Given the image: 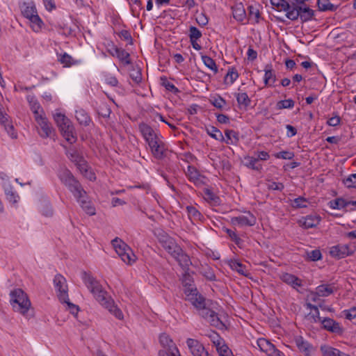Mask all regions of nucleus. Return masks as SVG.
Wrapping results in <instances>:
<instances>
[{
    "label": "nucleus",
    "mask_w": 356,
    "mask_h": 356,
    "mask_svg": "<svg viewBox=\"0 0 356 356\" xmlns=\"http://www.w3.org/2000/svg\"><path fill=\"white\" fill-rule=\"evenodd\" d=\"M75 117L81 125L88 126L91 122V119L86 111L82 108L76 110Z\"/></svg>",
    "instance_id": "b1692460"
},
{
    "label": "nucleus",
    "mask_w": 356,
    "mask_h": 356,
    "mask_svg": "<svg viewBox=\"0 0 356 356\" xmlns=\"http://www.w3.org/2000/svg\"><path fill=\"white\" fill-rule=\"evenodd\" d=\"M0 124L4 127L8 134L12 138H17V134L15 131L14 126L10 116L5 112L3 108H0Z\"/></svg>",
    "instance_id": "9b49d317"
},
{
    "label": "nucleus",
    "mask_w": 356,
    "mask_h": 356,
    "mask_svg": "<svg viewBox=\"0 0 356 356\" xmlns=\"http://www.w3.org/2000/svg\"><path fill=\"white\" fill-rule=\"evenodd\" d=\"M187 346L193 356H208V352L205 350L204 346L197 340L194 339H188Z\"/></svg>",
    "instance_id": "f8f14e48"
},
{
    "label": "nucleus",
    "mask_w": 356,
    "mask_h": 356,
    "mask_svg": "<svg viewBox=\"0 0 356 356\" xmlns=\"http://www.w3.org/2000/svg\"><path fill=\"white\" fill-rule=\"evenodd\" d=\"M232 9L233 17L238 22H243L245 19L246 13L242 3L236 4L235 6H232Z\"/></svg>",
    "instance_id": "5701e85b"
},
{
    "label": "nucleus",
    "mask_w": 356,
    "mask_h": 356,
    "mask_svg": "<svg viewBox=\"0 0 356 356\" xmlns=\"http://www.w3.org/2000/svg\"><path fill=\"white\" fill-rule=\"evenodd\" d=\"M117 53L115 57H117L120 61L123 62L125 65H129L131 63L130 60V54L124 49L120 48L117 50Z\"/></svg>",
    "instance_id": "e433bc0d"
},
{
    "label": "nucleus",
    "mask_w": 356,
    "mask_h": 356,
    "mask_svg": "<svg viewBox=\"0 0 356 356\" xmlns=\"http://www.w3.org/2000/svg\"><path fill=\"white\" fill-rule=\"evenodd\" d=\"M237 102L240 105L247 107L250 104V99L245 92L238 93L236 96Z\"/></svg>",
    "instance_id": "49530a36"
},
{
    "label": "nucleus",
    "mask_w": 356,
    "mask_h": 356,
    "mask_svg": "<svg viewBox=\"0 0 356 356\" xmlns=\"http://www.w3.org/2000/svg\"><path fill=\"white\" fill-rule=\"evenodd\" d=\"M54 284L57 290V296L59 300L65 301L67 296H68L65 278L60 274H58L54 277Z\"/></svg>",
    "instance_id": "1a4fd4ad"
},
{
    "label": "nucleus",
    "mask_w": 356,
    "mask_h": 356,
    "mask_svg": "<svg viewBox=\"0 0 356 356\" xmlns=\"http://www.w3.org/2000/svg\"><path fill=\"white\" fill-rule=\"evenodd\" d=\"M104 306L108 310L113 314L117 318L122 320L123 319V314L122 311L115 305L113 300L109 298L108 300L105 302V304L102 305Z\"/></svg>",
    "instance_id": "4be33fe9"
},
{
    "label": "nucleus",
    "mask_w": 356,
    "mask_h": 356,
    "mask_svg": "<svg viewBox=\"0 0 356 356\" xmlns=\"http://www.w3.org/2000/svg\"><path fill=\"white\" fill-rule=\"evenodd\" d=\"M138 128L150 147L153 156L156 159H163L165 156V147L161 137L147 124L140 123Z\"/></svg>",
    "instance_id": "f257e3e1"
},
{
    "label": "nucleus",
    "mask_w": 356,
    "mask_h": 356,
    "mask_svg": "<svg viewBox=\"0 0 356 356\" xmlns=\"http://www.w3.org/2000/svg\"><path fill=\"white\" fill-rule=\"evenodd\" d=\"M186 299L197 309L202 308L205 303V298L197 291V289L188 288L185 291Z\"/></svg>",
    "instance_id": "6e6552de"
},
{
    "label": "nucleus",
    "mask_w": 356,
    "mask_h": 356,
    "mask_svg": "<svg viewBox=\"0 0 356 356\" xmlns=\"http://www.w3.org/2000/svg\"><path fill=\"white\" fill-rule=\"evenodd\" d=\"M186 174L191 181L195 182L199 179L200 174L194 166L188 165Z\"/></svg>",
    "instance_id": "37998d69"
},
{
    "label": "nucleus",
    "mask_w": 356,
    "mask_h": 356,
    "mask_svg": "<svg viewBox=\"0 0 356 356\" xmlns=\"http://www.w3.org/2000/svg\"><path fill=\"white\" fill-rule=\"evenodd\" d=\"M199 312L200 316H201L202 318L208 320L209 317L211 316L212 314H213V310L210 309L209 308H207L206 307V305L203 306L202 308H200L197 309Z\"/></svg>",
    "instance_id": "13d9d810"
},
{
    "label": "nucleus",
    "mask_w": 356,
    "mask_h": 356,
    "mask_svg": "<svg viewBox=\"0 0 356 356\" xmlns=\"http://www.w3.org/2000/svg\"><path fill=\"white\" fill-rule=\"evenodd\" d=\"M280 278L282 282L290 285L298 291V287H301L302 286V280L293 274L284 273L281 275Z\"/></svg>",
    "instance_id": "f3484780"
},
{
    "label": "nucleus",
    "mask_w": 356,
    "mask_h": 356,
    "mask_svg": "<svg viewBox=\"0 0 356 356\" xmlns=\"http://www.w3.org/2000/svg\"><path fill=\"white\" fill-rule=\"evenodd\" d=\"M225 134L226 139L224 141L227 144L236 143L239 140L238 134L234 130L227 129L225 131Z\"/></svg>",
    "instance_id": "f704fd0d"
},
{
    "label": "nucleus",
    "mask_w": 356,
    "mask_h": 356,
    "mask_svg": "<svg viewBox=\"0 0 356 356\" xmlns=\"http://www.w3.org/2000/svg\"><path fill=\"white\" fill-rule=\"evenodd\" d=\"M202 60L204 64L210 70H211L214 74H217L218 72V67L216 64L215 60L208 56H202Z\"/></svg>",
    "instance_id": "58836bf2"
},
{
    "label": "nucleus",
    "mask_w": 356,
    "mask_h": 356,
    "mask_svg": "<svg viewBox=\"0 0 356 356\" xmlns=\"http://www.w3.org/2000/svg\"><path fill=\"white\" fill-rule=\"evenodd\" d=\"M267 187L269 190L279 191H282L284 188V184L282 183L275 181H269L267 184Z\"/></svg>",
    "instance_id": "e2e57ef3"
},
{
    "label": "nucleus",
    "mask_w": 356,
    "mask_h": 356,
    "mask_svg": "<svg viewBox=\"0 0 356 356\" xmlns=\"http://www.w3.org/2000/svg\"><path fill=\"white\" fill-rule=\"evenodd\" d=\"M83 193H79L75 196L78 202H79L83 210L90 216H94L96 213V209L90 201L86 192L83 190Z\"/></svg>",
    "instance_id": "9d476101"
},
{
    "label": "nucleus",
    "mask_w": 356,
    "mask_h": 356,
    "mask_svg": "<svg viewBox=\"0 0 356 356\" xmlns=\"http://www.w3.org/2000/svg\"><path fill=\"white\" fill-rule=\"evenodd\" d=\"M76 165L84 176L88 177L90 180L95 179V175L89 171L88 163L85 159L80 161V163H77Z\"/></svg>",
    "instance_id": "7c9ffc66"
},
{
    "label": "nucleus",
    "mask_w": 356,
    "mask_h": 356,
    "mask_svg": "<svg viewBox=\"0 0 356 356\" xmlns=\"http://www.w3.org/2000/svg\"><path fill=\"white\" fill-rule=\"evenodd\" d=\"M172 257L184 269L188 268L191 264L189 257L184 252L181 248H180V252H175Z\"/></svg>",
    "instance_id": "aec40b11"
},
{
    "label": "nucleus",
    "mask_w": 356,
    "mask_h": 356,
    "mask_svg": "<svg viewBox=\"0 0 356 356\" xmlns=\"http://www.w3.org/2000/svg\"><path fill=\"white\" fill-rule=\"evenodd\" d=\"M323 356H348L347 354L341 352L339 350L327 346L321 347Z\"/></svg>",
    "instance_id": "bb28decb"
},
{
    "label": "nucleus",
    "mask_w": 356,
    "mask_h": 356,
    "mask_svg": "<svg viewBox=\"0 0 356 356\" xmlns=\"http://www.w3.org/2000/svg\"><path fill=\"white\" fill-rule=\"evenodd\" d=\"M286 16L291 21H296L299 17L302 22H306L313 19L314 16V10L309 7H299L298 10H289L286 13Z\"/></svg>",
    "instance_id": "39448f33"
},
{
    "label": "nucleus",
    "mask_w": 356,
    "mask_h": 356,
    "mask_svg": "<svg viewBox=\"0 0 356 356\" xmlns=\"http://www.w3.org/2000/svg\"><path fill=\"white\" fill-rule=\"evenodd\" d=\"M64 185L73 193L74 197L79 193H82L81 191L84 190L79 181L74 176L69 181H66Z\"/></svg>",
    "instance_id": "6ab92c4d"
},
{
    "label": "nucleus",
    "mask_w": 356,
    "mask_h": 356,
    "mask_svg": "<svg viewBox=\"0 0 356 356\" xmlns=\"http://www.w3.org/2000/svg\"><path fill=\"white\" fill-rule=\"evenodd\" d=\"M10 296L13 310L26 316L31 305L27 294L21 289H16L10 292Z\"/></svg>",
    "instance_id": "7ed1b4c3"
},
{
    "label": "nucleus",
    "mask_w": 356,
    "mask_h": 356,
    "mask_svg": "<svg viewBox=\"0 0 356 356\" xmlns=\"http://www.w3.org/2000/svg\"><path fill=\"white\" fill-rule=\"evenodd\" d=\"M216 348L220 356H233L232 350L224 343V341Z\"/></svg>",
    "instance_id": "a18cd8bd"
},
{
    "label": "nucleus",
    "mask_w": 356,
    "mask_h": 356,
    "mask_svg": "<svg viewBox=\"0 0 356 356\" xmlns=\"http://www.w3.org/2000/svg\"><path fill=\"white\" fill-rule=\"evenodd\" d=\"M22 14L29 19L32 29L35 32H38L41 29L42 21L38 15L36 9L33 6H26L22 10Z\"/></svg>",
    "instance_id": "423d86ee"
},
{
    "label": "nucleus",
    "mask_w": 356,
    "mask_h": 356,
    "mask_svg": "<svg viewBox=\"0 0 356 356\" xmlns=\"http://www.w3.org/2000/svg\"><path fill=\"white\" fill-rule=\"evenodd\" d=\"M307 200L302 197H298L293 200V207L296 208H305L307 207Z\"/></svg>",
    "instance_id": "052dcab7"
},
{
    "label": "nucleus",
    "mask_w": 356,
    "mask_h": 356,
    "mask_svg": "<svg viewBox=\"0 0 356 356\" xmlns=\"http://www.w3.org/2000/svg\"><path fill=\"white\" fill-rule=\"evenodd\" d=\"M186 211L188 217L191 220H201L202 216L201 213L193 206H187Z\"/></svg>",
    "instance_id": "4c0bfd02"
},
{
    "label": "nucleus",
    "mask_w": 356,
    "mask_h": 356,
    "mask_svg": "<svg viewBox=\"0 0 356 356\" xmlns=\"http://www.w3.org/2000/svg\"><path fill=\"white\" fill-rule=\"evenodd\" d=\"M202 37L201 31L195 26H191L189 29L190 40H198Z\"/></svg>",
    "instance_id": "6e6d98bb"
},
{
    "label": "nucleus",
    "mask_w": 356,
    "mask_h": 356,
    "mask_svg": "<svg viewBox=\"0 0 356 356\" xmlns=\"http://www.w3.org/2000/svg\"><path fill=\"white\" fill-rule=\"evenodd\" d=\"M208 321L210 323L211 325L219 329H222L225 326V325L219 318L218 314L215 312H213V314H212L211 316L209 317Z\"/></svg>",
    "instance_id": "c03bdc74"
},
{
    "label": "nucleus",
    "mask_w": 356,
    "mask_h": 356,
    "mask_svg": "<svg viewBox=\"0 0 356 356\" xmlns=\"http://www.w3.org/2000/svg\"><path fill=\"white\" fill-rule=\"evenodd\" d=\"M245 161H246L245 165L249 168L255 170H260L262 168L261 164H259V159L252 157V156H247L245 157Z\"/></svg>",
    "instance_id": "72a5a7b5"
},
{
    "label": "nucleus",
    "mask_w": 356,
    "mask_h": 356,
    "mask_svg": "<svg viewBox=\"0 0 356 356\" xmlns=\"http://www.w3.org/2000/svg\"><path fill=\"white\" fill-rule=\"evenodd\" d=\"M159 240L162 243L164 249L172 256H173L175 252H180L181 248L168 236L163 235L162 236V238H159Z\"/></svg>",
    "instance_id": "dca6fc26"
},
{
    "label": "nucleus",
    "mask_w": 356,
    "mask_h": 356,
    "mask_svg": "<svg viewBox=\"0 0 356 356\" xmlns=\"http://www.w3.org/2000/svg\"><path fill=\"white\" fill-rule=\"evenodd\" d=\"M355 247L353 244H338L330 250V254L334 258L341 259L355 252Z\"/></svg>",
    "instance_id": "0eeeda50"
},
{
    "label": "nucleus",
    "mask_w": 356,
    "mask_h": 356,
    "mask_svg": "<svg viewBox=\"0 0 356 356\" xmlns=\"http://www.w3.org/2000/svg\"><path fill=\"white\" fill-rule=\"evenodd\" d=\"M238 73L237 70L232 67L229 69L225 77V81L227 83L229 84H233L234 82L238 79Z\"/></svg>",
    "instance_id": "a19ab883"
},
{
    "label": "nucleus",
    "mask_w": 356,
    "mask_h": 356,
    "mask_svg": "<svg viewBox=\"0 0 356 356\" xmlns=\"http://www.w3.org/2000/svg\"><path fill=\"white\" fill-rule=\"evenodd\" d=\"M208 337L210 338L215 346H219V344L223 342V340L216 332L212 331L209 334H208Z\"/></svg>",
    "instance_id": "4d7b16f0"
},
{
    "label": "nucleus",
    "mask_w": 356,
    "mask_h": 356,
    "mask_svg": "<svg viewBox=\"0 0 356 356\" xmlns=\"http://www.w3.org/2000/svg\"><path fill=\"white\" fill-rule=\"evenodd\" d=\"M257 345L261 351L266 353L268 351H270V348L274 346V344L264 338H261L257 340Z\"/></svg>",
    "instance_id": "79ce46f5"
},
{
    "label": "nucleus",
    "mask_w": 356,
    "mask_h": 356,
    "mask_svg": "<svg viewBox=\"0 0 356 356\" xmlns=\"http://www.w3.org/2000/svg\"><path fill=\"white\" fill-rule=\"evenodd\" d=\"M202 274L209 281H215L216 280V275L213 269L207 266L202 268Z\"/></svg>",
    "instance_id": "603ef678"
},
{
    "label": "nucleus",
    "mask_w": 356,
    "mask_h": 356,
    "mask_svg": "<svg viewBox=\"0 0 356 356\" xmlns=\"http://www.w3.org/2000/svg\"><path fill=\"white\" fill-rule=\"evenodd\" d=\"M295 342L300 352L305 356H309L312 346L307 341H305L304 339L300 336L295 339Z\"/></svg>",
    "instance_id": "412c9836"
},
{
    "label": "nucleus",
    "mask_w": 356,
    "mask_h": 356,
    "mask_svg": "<svg viewBox=\"0 0 356 356\" xmlns=\"http://www.w3.org/2000/svg\"><path fill=\"white\" fill-rule=\"evenodd\" d=\"M112 245L121 259L127 264H132L136 260V257L132 250L119 238L112 241Z\"/></svg>",
    "instance_id": "20e7f679"
},
{
    "label": "nucleus",
    "mask_w": 356,
    "mask_h": 356,
    "mask_svg": "<svg viewBox=\"0 0 356 356\" xmlns=\"http://www.w3.org/2000/svg\"><path fill=\"white\" fill-rule=\"evenodd\" d=\"M264 83L266 86H273L276 81V76L271 65H266L265 67Z\"/></svg>",
    "instance_id": "393cba45"
},
{
    "label": "nucleus",
    "mask_w": 356,
    "mask_h": 356,
    "mask_svg": "<svg viewBox=\"0 0 356 356\" xmlns=\"http://www.w3.org/2000/svg\"><path fill=\"white\" fill-rule=\"evenodd\" d=\"M307 257L311 261H318L321 259V252L319 250H314L307 252Z\"/></svg>",
    "instance_id": "680f3d73"
},
{
    "label": "nucleus",
    "mask_w": 356,
    "mask_h": 356,
    "mask_svg": "<svg viewBox=\"0 0 356 356\" xmlns=\"http://www.w3.org/2000/svg\"><path fill=\"white\" fill-rule=\"evenodd\" d=\"M229 266L232 270L237 271L239 274L247 276L245 266L237 260H231L229 261Z\"/></svg>",
    "instance_id": "c9c22d12"
},
{
    "label": "nucleus",
    "mask_w": 356,
    "mask_h": 356,
    "mask_svg": "<svg viewBox=\"0 0 356 356\" xmlns=\"http://www.w3.org/2000/svg\"><path fill=\"white\" fill-rule=\"evenodd\" d=\"M206 131L208 135H209L211 138L219 140V141H224L225 138L222 136V132L216 127L213 126H209L206 127Z\"/></svg>",
    "instance_id": "2f4dec72"
},
{
    "label": "nucleus",
    "mask_w": 356,
    "mask_h": 356,
    "mask_svg": "<svg viewBox=\"0 0 356 356\" xmlns=\"http://www.w3.org/2000/svg\"><path fill=\"white\" fill-rule=\"evenodd\" d=\"M211 102L215 107L220 109L222 108V107L226 104V101L221 97L214 98L211 100Z\"/></svg>",
    "instance_id": "69168bd1"
},
{
    "label": "nucleus",
    "mask_w": 356,
    "mask_h": 356,
    "mask_svg": "<svg viewBox=\"0 0 356 356\" xmlns=\"http://www.w3.org/2000/svg\"><path fill=\"white\" fill-rule=\"evenodd\" d=\"M349 203L342 198H337L330 202V207L333 209H343L347 207Z\"/></svg>",
    "instance_id": "3c124183"
},
{
    "label": "nucleus",
    "mask_w": 356,
    "mask_h": 356,
    "mask_svg": "<svg viewBox=\"0 0 356 356\" xmlns=\"http://www.w3.org/2000/svg\"><path fill=\"white\" fill-rule=\"evenodd\" d=\"M321 218L317 216H307L304 218L302 225L305 228H312L317 226L320 222Z\"/></svg>",
    "instance_id": "c85d7f7f"
},
{
    "label": "nucleus",
    "mask_w": 356,
    "mask_h": 356,
    "mask_svg": "<svg viewBox=\"0 0 356 356\" xmlns=\"http://www.w3.org/2000/svg\"><path fill=\"white\" fill-rule=\"evenodd\" d=\"M271 5L279 11L289 12L291 9V3L286 0H270Z\"/></svg>",
    "instance_id": "c756f323"
},
{
    "label": "nucleus",
    "mask_w": 356,
    "mask_h": 356,
    "mask_svg": "<svg viewBox=\"0 0 356 356\" xmlns=\"http://www.w3.org/2000/svg\"><path fill=\"white\" fill-rule=\"evenodd\" d=\"M277 159L291 160L294 157V153L289 151H282L274 154Z\"/></svg>",
    "instance_id": "864d4df0"
},
{
    "label": "nucleus",
    "mask_w": 356,
    "mask_h": 356,
    "mask_svg": "<svg viewBox=\"0 0 356 356\" xmlns=\"http://www.w3.org/2000/svg\"><path fill=\"white\" fill-rule=\"evenodd\" d=\"M317 294L321 297H327L336 291V288L333 284H321L316 287Z\"/></svg>",
    "instance_id": "a878e982"
},
{
    "label": "nucleus",
    "mask_w": 356,
    "mask_h": 356,
    "mask_svg": "<svg viewBox=\"0 0 356 356\" xmlns=\"http://www.w3.org/2000/svg\"><path fill=\"white\" fill-rule=\"evenodd\" d=\"M35 120L42 130V131L40 132L42 137H51L54 134L53 127L50 125L45 118L42 116H35Z\"/></svg>",
    "instance_id": "2eb2a0df"
},
{
    "label": "nucleus",
    "mask_w": 356,
    "mask_h": 356,
    "mask_svg": "<svg viewBox=\"0 0 356 356\" xmlns=\"http://www.w3.org/2000/svg\"><path fill=\"white\" fill-rule=\"evenodd\" d=\"M58 128L63 136L68 143L72 144L76 142V136L74 132V128L70 120L66 122Z\"/></svg>",
    "instance_id": "ddd939ff"
},
{
    "label": "nucleus",
    "mask_w": 356,
    "mask_h": 356,
    "mask_svg": "<svg viewBox=\"0 0 356 356\" xmlns=\"http://www.w3.org/2000/svg\"><path fill=\"white\" fill-rule=\"evenodd\" d=\"M54 118L58 127H61L62 124L70 120L65 115L60 113L54 114Z\"/></svg>",
    "instance_id": "5fc2aeb1"
},
{
    "label": "nucleus",
    "mask_w": 356,
    "mask_h": 356,
    "mask_svg": "<svg viewBox=\"0 0 356 356\" xmlns=\"http://www.w3.org/2000/svg\"><path fill=\"white\" fill-rule=\"evenodd\" d=\"M73 177V175L67 169H61L58 172V177L61 182L64 184Z\"/></svg>",
    "instance_id": "8fccbe9b"
},
{
    "label": "nucleus",
    "mask_w": 356,
    "mask_h": 356,
    "mask_svg": "<svg viewBox=\"0 0 356 356\" xmlns=\"http://www.w3.org/2000/svg\"><path fill=\"white\" fill-rule=\"evenodd\" d=\"M120 48L116 47L113 42H108L106 44V50L113 57H115V55L117 53V50H118Z\"/></svg>",
    "instance_id": "774afa93"
},
{
    "label": "nucleus",
    "mask_w": 356,
    "mask_h": 356,
    "mask_svg": "<svg viewBox=\"0 0 356 356\" xmlns=\"http://www.w3.org/2000/svg\"><path fill=\"white\" fill-rule=\"evenodd\" d=\"M58 60L60 63H62L64 65V67H70L72 65H76L79 63L78 60H74L71 56H70L67 53H64L63 54L60 55Z\"/></svg>",
    "instance_id": "473e14b6"
},
{
    "label": "nucleus",
    "mask_w": 356,
    "mask_h": 356,
    "mask_svg": "<svg viewBox=\"0 0 356 356\" xmlns=\"http://www.w3.org/2000/svg\"><path fill=\"white\" fill-rule=\"evenodd\" d=\"M67 156L75 165L84 159V158L76 149H70L67 152Z\"/></svg>",
    "instance_id": "ea45409f"
},
{
    "label": "nucleus",
    "mask_w": 356,
    "mask_h": 356,
    "mask_svg": "<svg viewBox=\"0 0 356 356\" xmlns=\"http://www.w3.org/2000/svg\"><path fill=\"white\" fill-rule=\"evenodd\" d=\"M276 106L279 110L284 108H291L294 106V101L291 99L281 100L277 103Z\"/></svg>",
    "instance_id": "de8ad7c7"
},
{
    "label": "nucleus",
    "mask_w": 356,
    "mask_h": 356,
    "mask_svg": "<svg viewBox=\"0 0 356 356\" xmlns=\"http://www.w3.org/2000/svg\"><path fill=\"white\" fill-rule=\"evenodd\" d=\"M82 279L84 284L90 291L93 294L94 298L102 305L110 298L107 296V292L104 290L99 282L86 271L82 273Z\"/></svg>",
    "instance_id": "f03ea898"
},
{
    "label": "nucleus",
    "mask_w": 356,
    "mask_h": 356,
    "mask_svg": "<svg viewBox=\"0 0 356 356\" xmlns=\"http://www.w3.org/2000/svg\"><path fill=\"white\" fill-rule=\"evenodd\" d=\"M321 323L323 328L327 331L334 333L341 332V328L339 325V323L332 318H325L321 321Z\"/></svg>",
    "instance_id": "a211bd4d"
},
{
    "label": "nucleus",
    "mask_w": 356,
    "mask_h": 356,
    "mask_svg": "<svg viewBox=\"0 0 356 356\" xmlns=\"http://www.w3.org/2000/svg\"><path fill=\"white\" fill-rule=\"evenodd\" d=\"M343 183L348 188H356V173L350 175Z\"/></svg>",
    "instance_id": "bf43d9fd"
},
{
    "label": "nucleus",
    "mask_w": 356,
    "mask_h": 356,
    "mask_svg": "<svg viewBox=\"0 0 356 356\" xmlns=\"http://www.w3.org/2000/svg\"><path fill=\"white\" fill-rule=\"evenodd\" d=\"M61 302L67 304L68 309L70 311V313L73 315H77L79 308L77 305L70 302L68 296H67V300L65 301H60Z\"/></svg>",
    "instance_id": "0e129e2a"
},
{
    "label": "nucleus",
    "mask_w": 356,
    "mask_h": 356,
    "mask_svg": "<svg viewBox=\"0 0 356 356\" xmlns=\"http://www.w3.org/2000/svg\"><path fill=\"white\" fill-rule=\"evenodd\" d=\"M248 10H249V14H250V17H254L255 19L256 23H258L259 19L260 17L259 10L257 8H254L253 6H250L248 7Z\"/></svg>",
    "instance_id": "338daca9"
},
{
    "label": "nucleus",
    "mask_w": 356,
    "mask_h": 356,
    "mask_svg": "<svg viewBox=\"0 0 356 356\" xmlns=\"http://www.w3.org/2000/svg\"><path fill=\"white\" fill-rule=\"evenodd\" d=\"M317 6L320 11H335L338 8V5L331 3L329 0H318Z\"/></svg>",
    "instance_id": "cd10ccee"
},
{
    "label": "nucleus",
    "mask_w": 356,
    "mask_h": 356,
    "mask_svg": "<svg viewBox=\"0 0 356 356\" xmlns=\"http://www.w3.org/2000/svg\"><path fill=\"white\" fill-rule=\"evenodd\" d=\"M161 84L165 88L166 90L172 92L174 93H177L179 90L175 86L173 83L170 82L166 77L162 76L161 77Z\"/></svg>",
    "instance_id": "09e8293b"
},
{
    "label": "nucleus",
    "mask_w": 356,
    "mask_h": 356,
    "mask_svg": "<svg viewBox=\"0 0 356 356\" xmlns=\"http://www.w3.org/2000/svg\"><path fill=\"white\" fill-rule=\"evenodd\" d=\"M231 222L234 225L240 227L253 226L256 223V218L250 212H248L246 216L232 218Z\"/></svg>",
    "instance_id": "4468645a"
}]
</instances>
